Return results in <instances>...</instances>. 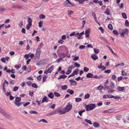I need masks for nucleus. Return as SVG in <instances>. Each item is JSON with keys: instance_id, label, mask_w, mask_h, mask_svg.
Instances as JSON below:
<instances>
[{"instance_id": "1", "label": "nucleus", "mask_w": 129, "mask_h": 129, "mask_svg": "<svg viewBox=\"0 0 129 129\" xmlns=\"http://www.w3.org/2000/svg\"><path fill=\"white\" fill-rule=\"evenodd\" d=\"M129 30L127 28L121 29L120 28L119 29V33L120 34L121 37H124V35H127L128 33Z\"/></svg>"}, {"instance_id": "2", "label": "nucleus", "mask_w": 129, "mask_h": 129, "mask_svg": "<svg viewBox=\"0 0 129 129\" xmlns=\"http://www.w3.org/2000/svg\"><path fill=\"white\" fill-rule=\"evenodd\" d=\"M0 112L3 115L8 119L11 120L13 119V118L4 110L0 107Z\"/></svg>"}, {"instance_id": "3", "label": "nucleus", "mask_w": 129, "mask_h": 129, "mask_svg": "<svg viewBox=\"0 0 129 129\" xmlns=\"http://www.w3.org/2000/svg\"><path fill=\"white\" fill-rule=\"evenodd\" d=\"M96 107L95 104H88L86 107V110L87 111H88L90 110H93Z\"/></svg>"}, {"instance_id": "4", "label": "nucleus", "mask_w": 129, "mask_h": 129, "mask_svg": "<svg viewBox=\"0 0 129 129\" xmlns=\"http://www.w3.org/2000/svg\"><path fill=\"white\" fill-rule=\"evenodd\" d=\"M72 107V104H68L67 105L65 108H63L65 113L68 112L70 111Z\"/></svg>"}, {"instance_id": "5", "label": "nucleus", "mask_w": 129, "mask_h": 129, "mask_svg": "<svg viewBox=\"0 0 129 129\" xmlns=\"http://www.w3.org/2000/svg\"><path fill=\"white\" fill-rule=\"evenodd\" d=\"M67 1L64 2V5L66 7H71L73 6V4L71 3L69 0H66Z\"/></svg>"}, {"instance_id": "6", "label": "nucleus", "mask_w": 129, "mask_h": 129, "mask_svg": "<svg viewBox=\"0 0 129 129\" xmlns=\"http://www.w3.org/2000/svg\"><path fill=\"white\" fill-rule=\"evenodd\" d=\"M57 113H59L60 114H62L66 113L65 112L63 108L61 109L60 108L56 109Z\"/></svg>"}, {"instance_id": "7", "label": "nucleus", "mask_w": 129, "mask_h": 129, "mask_svg": "<svg viewBox=\"0 0 129 129\" xmlns=\"http://www.w3.org/2000/svg\"><path fill=\"white\" fill-rule=\"evenodd\" d=\"M115 109H112L104 111L103 113H110L115 111Z\"/></svg>"}, {"instance_id": "8", "label": "nucleus", "mask_w": 129, "mask_h": 129, "mask_svg": "<svg viewBox=\"0 0 129 129\" xmlns=\"http://www.w3.org/2000/svg\"><path fill=\"white\" fill-rule=\"evenodd\" d=\"M84 34L83 31L80 33H77L76 34L75 36L77 37L78 39H80L81 38V37L82 35H84Z\"/></svg>"}, {"instance_id": "9", "label": "nucleus", "mask_w": 129, "mask_h": 129, "mask_svg": "<svg viewBox=\"0 0 129 129\" xmlns=\"http://www.w3.org/2000/svg\"><path fill=\"white\" fill-rule=\"evenodd\" d=\"M41 53V50L39 48H37L36 50V56L38 57H39L40 56Z\"/></svg>"}, {"instance_id": "10", "label": "nucleus", "mask_w": 129, "mask_h": 129, "mask_svg": "<svg viewBox=\"0 0 129 129\" xmlns=\"http://www.w3.org/2000/svg\"><path fill=\"white\" fill-rule=\"evenodd\" d=\"M69 82L70 83V85L71 86H75L77 84V83L75 81L73 80H69Z\"/></svg>"}, {"instance_id": "11", "label": "nucleus", "mask_w": 129, "mask_h": 129, "mask_svg": "<svg viewBox=\"0 0 129 129\" xmlns=\"http://www.w3.org/2000/svg\"><path fill=\"white\" fill-rule=\"evenodd\" d=\"M32 21L31 18L30 17H28L27 20V21L28 23V25H29L30 26H31L32 25Z\"/></svg>"}, {"instance_id": "12", "label": "nucleus", "mask_w": 129, "mask_h": 129, "mask_svg": "<svg viewBox=\"0 0 129 129\" xmlns=\"http://www.w3.org/2000/svg\"><path fill=\"white\" fill-rule=\"evenodd\" d=\"M57 113V111L56 110V109L55 110L51 111L50 112L49 114L47 115H52L54 114H56Z\"/></svg>"}, {"instance_id": "13", "label": "nucleus", "mask_w": 129, "mask_h": 129, "mask_svg": "<svg viewBox=\"0 0 129 129\" xmlns=\"http://www.w3.org/2000/svg\"><path fill=\"white\" fill-rule=\"evenodd\" d=\"M89 30H86L85 31V37L86 38H89Z\"/></svg>"}, {"instance_id": "14", "label": "nucleus", "mask_w": 129, "mask_h": 129, "mask_svg": "<svg viewBox=\"0 0 129 129\" xmlns=\"http://www.w3.org/2000/svg\"><path fill=\"white\" fill-rule=\"evenodd\" d=\"M92 58L94 60H96L98 58V57L95 54H93L91 56Z\"/></svg>"}, {"instance_id": "15", "label": "nucleus", "mask_w": 129, "mask_h": 129, "mask_svg": "<svg viewBox=\"0 0 129 129\" xmlns=\"http://www.w3.org/2000/svg\"><path fill=\"white\" fill-rule=\"evenodd\" d=\"M67 77V76L65 75H61L60 76H59L58 78V79L59 80L61 79H64L66 78Z\"/></svg>"}, {"instance_id": "16", "label": "nucleus", "mask_w": 129, "mask_h": 129, "mask_svg": "<svg viewBox=\"0 0 129 129\" xmlns=\"http://www.w3.org/2000/svg\"><path fill=\"white\" fill-rule=\"evenodd\" d=\"M86 77L89 78H92L93 77V75L90 73H88L87 74Z\"/></svg>"}, {"instance_id": "17", "label": "nucleus", "mask_w": 129, "mask_h": 129, "mask_svg": "<svg viewBox=\"0 0 129 129\" xmlns=\"http://www.w3.org/2000/svg\"><path fill=\"white\" fill-rule=\"evenodd\" d=\"M53 68L54 66H52L48 69L47 70L49 71V73H51V72L53 70Z\"/></svg>"}, {"instance_id": "18", "label": "nucleus", "mask_w": 129, "mask_h": 129, "mask_svg": "<svg viewBox=\"0 0 129 129\" xmlns=\"http://www.w3.org/2000/svg\"><path fill=\"white\" fill-rule=\"evenodd\" d=\"M48 101V99H47V97L46 96H45L43 98L42 103L43 102H47Z\"/></svg>"}, {"instance_id": "19", "label": "nucleus", "mask_w": 129, "mask_h": 129, "mask_svg": "<svg viewBox=\"0 0 129 129\" xmlns=\"http://www.w3.org/2000/svg\"><path fill=\"white\" fill-rule=\"evenodd\" d=\"M48 96L50 98L52 99L53 98L54 95L53 94V93L51 92L48 94Z\"/></svg>"}, {"instance_id": "20", "label": "nucleus", "mask_w": 129, "mask_h": 129, "mask_svg": "<svg viewBox=\"0 0 129 129\" xmlns=\"http://www.w3.org/2000/svg\"><path fill=\"white\" fill-rule=\"evenodd\" d=\"M67 92L68 93H70L71 95L73 94L74 92L73 90H70V89H68L67 90Z\"/></svg>"}, {"instance_id": "21", "label": "nucleus", "mask_w": 129, "mask_h": 129, "mask_svg": "<svg viewBox=\"0 0 129 129\" xmlns=\"http://www.w3.org/2000/svg\"><path fill=\"white\" fill-rule=\"evenodd\" d=\"M104 88L103 85H100L97 88V89L99 90H101L102 89Z\"/></svg>"}, {"instance_id": "22", "label": "nucleus", "mask_w": 129, "mask_h": 129, "mask_svg": "<svg viewBox=\"0 0 129 129\" xmlns=\"http://www.w3.org/2000/svg\"><path fill=\"white\" fill-rule=\"evenodd\" d=\"M68 88V86L67 85H64L63 86H62L61 87V89L64 90H66Z\"/></svg>"}, {"instance_id": "23", "label": "nucleus", "mask_w": 129, "mask_h": 129, "mask_svg": "<svg viewBox=\"0 0 129 129\" xmlns=\"http://www.w3.org/2000/svg\"><path fill=\"white\" fill-rule=\"evenodd\" d=\"M124 65V64L123 62H121L117 64L116 66L115 67H117L118 66H123Z\"/></svg>"}, {"instance_id": "24", "label": "nucleus", "mask_w": 129, "mask_h": 129, "mask_svg": "<svg viewBox=\"0 0 129 129\" xmlns=\"http://www.w3.org/2000/svg\"><path fill=\"white\" fill-rule=\"evenodd\" d=\"M124 87H121L120 86H118L117 88V89L119 91H121L123 90Z\"/></svg>"}, {"instance_id": "25", "label": "nucleus", "mask_w": 129, "mask_h": 129, "mask_svg": "<svg viewBox=\"0 0 129 129\" xmlns=\"http://www.w3.org/2000/svg\"><path fill=\"white\" fill-rule=\"evenodd\" d=\"M23 103L22 102L19 103V102H14V104L17 106H19L21 104H22Z\"/></svg>"}, {"instance_id": "26", "label": "nucleus", "mask_w": 129, "mask_h": 129, "mask_svg": "<svg viewBox=\"0 0 129 129\" xmlns=\"http://www.w3.org/2000/svg\"><path fill=\"white\" fill-rule=\"evenodd\" d=\"M93 125L95 127H97L99 126V124L96 122H94L93 123Z\"/></svg>"}, {"instance_id": "27", "label": "nucleus", "mask_w": 129, "mask_h": 129, "mask_svg": "<svg viewBox=\"0 0 129 129\" xmlns=\"http://www.w3.org/2000/svg\"><path fill=\"white\" fill-rule=\"evenodd\" d=\"M43 21H40L39 23V28H41L42 26V25L43 24Z\"/></svg>"}, {"instance_id": "28", "label": "nucleus", "mask_w": 129, "mask_h": 129, "mask_svg": "<svg viewBox=\"0 0 129 129\" xmlns=\"http://www.w3.org/2000/svg\"><path fill=\"white\" fill-rule=\"evenodd\" d=\"M72 71V70L71 69H70L68 68V70L66 72V74L67 75L69 74Z\"/></svg>"}, {"instance_id": "29", "label": "nucleus", "mask_w": 129, "mask_h": 129, "mask_svg": "<svg viewBox=\"0 0 129 129\" xmlns=\"http://www.w3.org/2000/svg\"><path fill=\"white\" fill-rule=\"evenodd\" d=\"M85 121L86 122L89 124H92V123L91 122L90 120H89L88 119H85Z\"/></svg>"}, {"instance_id": "30", "label": "nucleus", "mask_w": 129, "mask_h": 129, "mask_svg": "<svg viewBox=\"0 0 129 129\" xmlns=\"http://www.w3.org/2000/svg\"><path fill=\"white\" fill-rule=\"evenodd\" d=\"M39 18H44L45 17V15L43 14H41L39 16Z\"/></svg>"}, {"instance_id": "31", "label": "nucleus", "mask_w": 129, "mask_h": 129, "mask_svg": "<svg viewBox=\"0 0 129 129\" xmlns=\"http://www.w3.org/2000/svg\"><path fill=\"white\" fill-rule=\"evenodd\" d=\"M21 64H19L18 65H15L14 66V67L16 68L17 69H18L21 67Z\"/></svg>"}, {"instance_id": "32", "label": "nucleus", "mask_w": 129, "mask_h": 129, "mask_svg": "<svg viewBox=\"0 0 129 129\" xmlns=\"http://www.w3.org/2000/svg\"><path fill=\"white\" fill-rule=\"evenodd\" d=\"M29 113L30 114H38V112L34 111H30L29 112Z\"/></svg>"}, {"instance_id": "33", "label": "nucleus", "mask_w": 129, "mask_h": 129, "mask_svg": "<svg viewBox=\"0 0 129 129\" xmlns=\"http://www.w3.org/2000/svg\"><path fill=\"white\" fill-rule=\"evenodd\" d=\"M94 52L95 53H98L100 52L99 50L96 48H94Z\"/></svg>"}, {"instance_id": "34", "label": "nucleus", "mask_w": 129, "mask_h": 129, "mask_svg": "<svg viewBox=\"0 0 129 129\" xmlns=\"http://www.w3.org/2000/svg\"><path fill=\"white\" fill-rule=\"evenodd\" d=\"M87 1L88 0H78V2L79 4H82L84 3L85 1Z\"/></svg>"}, {"instance_id": "35", "label": "nucleus", "mask_w": 129, "mask_h": 129, "mask_svg": "<svg viewBox=\"0 0 129 129\" xmlns=\"http://www.w3.org/2000/svg\"><path fill=\"white\" fill-rule=\"evenodd\" d=\"M21 100V98L20 97H17L15 99V102H19Z\"/></svg>"}, {"instance_id": "36", "label": "nucleus", "mask_w": 129, "mask_h": 129, "mask_svg": "<svg viewBox=\"0 0 129 129\" xmlns=\"http://www.w3.org/2000/svg\"><path fill=\"white\" fill-rule=\"evenodd\" d=\"M100 38L101 39L103 40L106 43H108V42L105 38L102 37H101Z\"/></svg>"}, {"instance_id": "37", "label": "nucleus", "mask_w": 129, "mask_h": 129, "mask_svg": "<svg viewBox=\"0 0 129 129\" xmlns=\"http://www.w3.org/2000/svg\"><path fill=\"white\" fill-rule=\"evenodd\" d=\"M82 100V99L80 98H76L75 99V101L76 102H79Z\"/></svg>"}, {"instance_id": "38", "label": "nucleus", "mask_w": 129, "mask_h": 129, "mask_svg": "<svg viewBox=\"0 0 129 129\" xmlns=\"http://www.w3.org/2000/svg\"><path fill=\"white\" fill-rule=\"evenodd\" d=\"M90 97V94L87 93L85 95L84 99H88Z\"/></svg>"}, {"instance_id": "39", "label": "nucleus", "mask_w": 129, "mask_h": 129, "mask_svg": "<svg viewBox=\"0 0 129 129\" xmlns=\"http://www.w3.org/2000/svg\"><path fill=\"white\" fill-rule=\"evenodd\" d=\"M85 111V110H83L82 111H80L78 112V113L79 115L81 116L82 115V113Z\"/></svg>"}, {"instance_id": "40", "label": "nucleus", "mask_w": 129, "mask_h": 129, "mask_svg": "<svg viewBox=\"0 0 129 129\" xmlns=\"http://www.w3.org/2000/svg\"><path fill=\"white\" fill-rule=\"evenodd\" d=\"M108 27L109 29L112 30L113 29V26L112 24H109L108 25Z\"/></svg>"}, {"instance_id": "41", "label": "nucleus", "mask_w": 129, "mask_h": 129, "mask_svg": "<svg viewBox=\"0 0 129 129\" xmlns=\"http://www.w3.org/2000/svg\"><path fill=\"white\" fill-rule=\"evenodd\" d=\"M54 94L55 95V96L57 97H59L60 96V94L57 92H54Z\"/></svg>"}, {"instance_id": "42", "label": "nucleus", "mask_w": 129, "mask_h": 129, "mask_svg": "<svg viewBox=\"0 0 129 129\" xmlns=\"http://www.w3.org/2000/svg\"><path fill=\"white\" fill-rule=\"evenodd\" d=\"M122 16L123 17L125 18L126 19L127 18L126 14L125 13H122Z\"/></svg>"}, {"instance_id": "43", "label": "nucleus", "mask_w": 129, "mask_h": 129, "mask_svg": "<svg viewBox=\"0 0 129 129\" xmlns=\"http://www.w3.org/2000/svg\"><path fill=\"white\" fill-rule=\"evenodd\" d=\"M51 105L50 106V108L53 109H54L55 108V107L56 106V105L55 104H51V103L50 105Z\"/></svg>"}, {"instance_id": "44", "label": "nucleus", "mask_w": 129, "mask_h": 129, "mask_svg": "<svg viewBox=\"0 0 129 129\" xmlns=\"http://www.w3.org/2000/svg\"><path fill=\"white\" fill-rule=\"evenodd\" d=\"M18 88L19 87L18 86H15L13 88V91H16L18 89Z\"/></svg>"}, {"instance_id": "45", "label": "nucleus", "mask_w": 129, "mask_h": 129, "mask_svg": "<svg viewBox=\"0 0 129 129\" xmlns=\"http://www.w3.org/2000/svg\"><path fill=\"white\" fill-rule=\"evenodd\" d=\"M105 14H107L108 15H109L110 14L109 13V10L108 9H107L106 10L105 12H104Z\"/></svg>"}, {"instance_id": "46", "label": "nucleus", "mask_w": 129, "mask_h": 129, "mask_svg": "<svg viewBox=\"0 0 129 129\" xmlns=\"http://www.w3.org/2000/svg\"><path fill=\"white\" fill-rule=\"evenodd\" d=\"M122 75L123 76H126L127 75V73L125 72L124 70H122L121 71Z\"/></svg>"}, {"instance_id": "47", "label": "nucleus", "mask_w": 129, "mask_h": 129, "mask_svg": "<svg viewBox=\"0 0 129 129\" xmlns=\"http://www.w3.org/2000/svg\"><path fill=\"white\" fill-rule=\"evenodd\" d=\"M98 67L99 68L102 69L103 70H105L106 69V67L103 66H101V67H99V66H98Z\"/></svg>"}, {"instance_id": "48", "label": "nucleus", "mask_w": 129, "mask_h": 129, "mask_svg": "<svg viewBox=\"0 0 129 129\" xmlns=\"http://www.w3.org/2000/svg\"><path fill=\"white\" fill-rule=\"evenodd\" d=\"M23 24V21H21L19 23V27L21 28H22Z\"/></svg>"}, {"instance_id": "49", "label": "nucleus", "mask_w": 129, "mask_h": 129, "mask_svg": "<svg viewBox=\"0 0 129 129\" xmlns=\"http://www.w3.org/2000/svg\"><path fill=\"white\" fill-rule=\"evenodd\" d=\"M125 25L127 26H129V22L127 20H126L125 21Z\"/></svg>"}, {"instance_id": "50", "label": "nucleus", "mask_w": 129, "mask_h": 129, "mask_svg": "<svg viewBox=\"0 0 129 129\" xmlns=\"http://www.w3.org/2000/svg\"><path fill=\"white\" fill-rule=\"evenodd\" d=\"M24 57L26 58V60H27L29 57V54H25L24 55Z\"/></svg>"}, {"instance_id": "51", "label": "nucleus", "mask_w": 129, "mask_h": 129, "mask_svg": "<svg viewBox=\"0 0 129 129\" xmlns=\"http://www.w3.org/2000/svg\"><path fill=\"white\" fill-rule=\"evenodd\" d=\"M32 87L34 88H37L38 87V86L35 83H34L32 84Z\"/></svg>"}, {"instance_id": "52", "label": "nucleus", "mask_w": 129, "mask_h": 129, "mask_svg": "<svg viewBox=\"0 0 129 129\" xmlns=\"http://www.w3.org/2000/svg\"><path fill=\"white\" fill-rule=\"evenodd\" d=\"M46 78L47 76H46V75H44L43 76V82H44L45 81V80H46Z\"/></svg>"}, {"instance_id": "53", "label": "nucleus", "mask_w": 129, "mask_h": 129, "mask_svg": "<svg viewBox=\"0 0 129 129\" xmlns=\"http://www.w3.org/2000/svg\"><path fill=\"white\" fill-rule=\"evenodd\" d=\"M83 70L84 72H87L89 71V69L86 67H85L84 68Z\"/></svg>"}, {"instance_id": "54", "label": "nucleus", "mask_w": 129, "mask_h": 129, "mask_svg": "<svg viewBox=\"0 0 129 129\" xmlns=\"http://www.w3.org/2000/svg\"><path fill=\"white\" fill-rule=\"evenodd\" d=\"M113 32L114 34L115 35H118V32L116 30H114L113 31Z\"/></svg>"}, {"instance_id": "55", "label": "nucleus", "mask_w": 129, "mask_h": 129, "mask_svg": "<svg viewBox=\"0 0 129 129\" xmlns=\"http://www.w3.org/2000/svg\"><path fill=\"white\" fill-rule=\"evenodd\" d=\"M63 59L61 57L59 58L58 59L56 60V62H57L59 63L60 62L61 60H62Z\"/></svg>"}, {"instance_id": "56", "label": "nucleus", "mask_w": 129, "mask_h": 129, "mask_svg": "<svg viewBox=\"0 0 129 129\" xmlns=\"http://www.w3.org/2000/svg\"><path fill=\"white\" fill-rule=\"evenodd\" d=\"M74 64L75 65V67H76L78 68H79L80 67V64L77 63H75Z\"/></svg>"}, {"instance_id": "57", "label": "nucleus", "mask_w": 129, "mask_h": 129, "mask_svg": "<svg viewBox=\"0 0 129 129\" xmlns=\"http://www.w3.org/2000/svg\"><path fill=\"white\" fill-rule=\"evenodd\" d=\"M85 46L83 45H82L81 46H80L79 47V48L80 49H84L85 48Z\"/></svg>"}, {"instance_id": "58", "label": "nucleus", "mask_w": 129, "mask_h": 129, "mask_svg": "<svg viewBox=\"0 0 129 129\" xmlns=\"http://www.w3.org/2000/svg\"><path fill=\"white\" fill-rule=\"evenodd\" d=\"M115 91V90H109L107 92L109 93H112V92H114Z\"/></svg>"}, {"instance_id": "59", "label": "nucleus", "mask_w": 129, "mask_h": 129, "mask_svg": "<svg viewBox=\"0 0 129 129\" xmlns=\"http://www.w3.org/2000/svg\"><path fill=\"white\" fill-rule=\"evenodd\" d=\"M60 54H61V55H62V58H64L65 57L67 56V55L65 53H63V54L60 53Z\"/></svg>"}, {"instance_id": "60", "label": "nucleus", "mask_w": 129, "mask_h": 129, "mask_svg": "<svg viewBox=\"0 0 129 129\" xmlns=\"http://www.w3.org/2000/svg\"><path fill=\"white\" fill-rule=\"evenodd\" d=\"M26 83L27 85L29 86H30L31 85V82L30 81H28L26 82Z\"/></svg>"}, {"instance_id": "61", "label": "nucleus", "mask_w": 129, "mask_h": 129, "mask_svg": "<svg viewBox=\"0 0 129 129\" xmlns=\"http://www.w3.org/2000/svg\"><path fill=\"white\" fill-rule=\"evenodd\" d=\"M41 121H42L44 123H47L48 122V121L44 119H42L41 120Z\"/></svg>"}, {"instance_id": "62", "label": "nucleus", "mask_w": 129, "mask_h": 129, "mask_svg": "<svg viewBox=\"0 0 129 129\" xmlns=\"http://www.w3.org/2000/svg\"><path fill=\"white\" fill-rule=\"evenodd\" d=\"M123 78V77L122 76H120V77H119L118 78L117 80L118 81H119L121 80H122Z\"/></svg>"}, {"instance_id": "63", "label": "nucleus", "mask_w": 129, "mask_h": 129, "mask_svg": "<svg viewBox=\"0 0 129 129\" xmlns=\"http://www.w3.org/2000/svg\"><path fill=\"white\" fill-rule=\"evenodd\" d=\"M53 56L54 58H56L57 57L56 53H54L53 54Z\"/></svg>"}, {"instance_id": "64", "label": "nucleus", "mask_w": 129, "mask_h": 129, "mask_svg": "<svg viewBox=\"0 0 129 129\" xmlns=\"http://www.w3.org/2000/svg\"><path fill=\"white\" fill-rule=\"evenodd\" d=\"M79 56H76L74 58L73 60L74 61H76L77 60L79 59Z\"/></svg>"}]
</instances>
